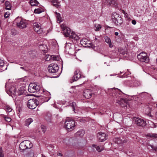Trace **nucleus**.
Returning <instances> with one entry per match:
<instances>
[{"mask_svg": "<svg viewBox=\"0 0 157 157\" xmlns=\"http://www.w3.org/2000/svg\"><path fill=\"white\" fill-rule=\"evenodd\" d=\"M108 93L113 97V100H115L116 103L122 107L127 106L128 99L126 98V95L117 88L110 89Z\"/></svg>", "mask_w": 157, "mask_h": 157, "instance_id": "nucleus-1", "label": "nucleus"}, {"mask_svg": "<svg viewBox=\"0 0 157 157\" xmlns=\"http://www.w3.org/2000/svg\"><path fill=\"white\" fill-rule=\"evenodd\" d=\"M9 83L6 82L5 85L6 90L7 93L9 95L12 96H17L22 94L25 90L24 87L22 86H19L17 88L12 86L9 89H7V87Z\"/></svg>", "mask_w": 157, "mask_h": 157, "instance_id": "nucleus-2", "label": "nucleus"}, {"mask_svg": "<svg viewBox=\"0 0 157 157\" xmlns=\"http://www.w3.org/2000/svg\"><path fill=\"white\" fill-rule=\"evenodd\" d=\"M14 23L20 29L24 28L26 27L27 23L26 21L19 17L16 18L14 20Z\"/></svg>", "mask_w": 157, "mask_h": 157, "instance_id": "nucleus-3", "label": "nucleus"}, {"mask_svg": "<svg viewBox=\"0 0 157 157\" xmlns=\"http://www.w3.org/2000/svg\"><path fill=\"white\" fill-rule=\"evenodd\" d=\"M59 70V67L56 64H51L48 67V70L49 73L52 74H56L57 75L54 78L58 77L60 74V72H58Z\"/></svg>", "mask_w": 157, "mask_h": 157, "instance_id": "nucleus-4", "label": "nucleus"}, {"mask_svg": "<svg viewBox=\"0 0 157 157\" xmlns=\"http://www.w3.org/2000/svg\"><path fill=\"white\" fill-rule=\"evenodd\" d=\"M112 18L113 22L117 25H121L123 22V20L121 16L116 13L112 14Z\"/></svg>", "mask_w": 157, "mask_h": 157, "instance_id": "nucleus-5", "label": "nucleus"}, {"mask_svg": "<svg viewBox=\"0 0 157 157\" xmlns=\"http://www.w3.org/2000/svg\"><path fill=\"white\" fill-rule=\"evenodd\" d=\"M137 57L138 60L141 62L147 63L149 61V57L145 52H140Z\"/></svg>", "mask_w": 157, "mask_h": 157, "instance_id": "nucleus-6", "label": "nucleus"}, {"mask_svg": "<svg viewBox=\"0 0 157 157\" xmlns=\"http://www.w3.org/2000/svg\"><path fill=\"white\" fill-rule=\"evenodd\" d=\"M65 126L68 131H71L75 128V122L72 120H67L65 122Z\"/></svg>", "mask_w": 157, "mask_h": 157, "instance_id": "nucleus-7", "label": "nucleus"}, {"mask_svg": "<svg viewBox=\"0 0 157 157\" xmlns=\"http://www.w3.org/2000/svg\"><path fill=\"white\" fill-rule=\"evenodd\" d=\"M39 102L35 98L30 99L28 100L27 104L28 107L31 109H34L38 105Z\"/></svg>", "mask_w": 157, "mask_h": 157, "instance_id": "nucleus-8", "label": "nucleus"}, {"mask_svg": "<svg viewBox=\"0 0 157 157\" xmlns=\"http://www.w3.org/2000/svg\"><path fill=\"white\" fill-rule=\"evenodd\" d=\"M40 89V86L36 83H31L29 85L28 90L29 92L33 93L38 91Z\"/></svg>", "mask_w": 157, "mask_h": 157, "instance_id": "nucleus-9", "label": "nucleus"}, {"mask_svg": "<svg viewBox=\"0 0 157 157\" xmlns=\"http://www.w3.org/2000/svg\"><path fill=\"white\" fill-rule=\"evenodd\" d=\"M133 121L134 124H135L138 126L143 127L146 125V122L143 119L139 117H134Z\"/></svg>", "mask_w": 157, "mask_h": 157, "instance_id": "nucleus-10", "label": "nucleus"}, {"mask_svg": "<svg viewBox=\"0 0 157 157\" xmlns=\"http://www.w3.org/2000/svg\"><path fill=\"white\" fill-rule=\"evenodd\" d=\"M61 28L63 31V34L66 37H69L72 32L71 29L67 27L64 25H62L61 26Z\"/></svg>", "mask_w": 157, "mask_h": 157, "instance_id": "nucleus-11", "label": "nucleus"}, {"mask_svg": "<svg viewBox=\"0 0 157 157\" xmlns=\"http://www.w3.org/2000/svg\"><path fill=\"white\" fill-rule=\"evenodd\" d=\"M97 137L99 142H103L107 138V136L104 133L99 132L97 134Z\"/></svg>", "mask_w": 157, "mask_h": 157, "instance_id": "nucleus-12", "label": "nucleus"}, {"mask_svg": "<svg viewBox=\"0 0 157 157\" xmlns=\"http://www.w3.org/2000/svg\"><path fill=\"white\" fill-rule=\"evenodd\" d=\"M80 43L82 45L86 47H90L92 44L86 38H83L80 41Z\"/></svg>", "mask_w": 157, "mask_h": 157, "instance_id": "nucleus-13", "label": "nucleus"}, {"mask_svg": "<svg viewBox=\"0 0 157 157\" xmlns=\"http://www.w3.org/2000/svg\"><path fill=\"white\" fill-rule=\"evenodd\" d=\"M40 24L37 23L33 24L34 29L35 32L39 34H41L43 32V29L41 28Z\"/></svg>", "mask_w": 157, "mask_h": 157, "instance_id": "nucleus-14", "label": "nucleus"}, {"mask_svg": "<svg viewBox=\"0 0 157 157\" xmlns=\"http://www.w3.org/2000/svg\"><path fill=\"white\" fill-rule=\"evenodd\" d=\"M81 72L79 69H77L74 73L72 79L74 81H76L81 77Z\"/></svg>", "mask_w": 157, "mask_h": 157, "instance_id": "nucleus-15", "label": "nucleus"}, {"mask_svg": "<svg viewBox=\"0 0 157 157\" xmlns=\"http://www.w3.org/2000/svg\"><path fill=\"white\" fill-rule=\"evenodd\" d=\"M93 94V92L90 90H85L83 93L84 96L87 99L90 98Z\"/></svg>", "mask_w": 157, "mask_h": 157, "instance_id": "nucleus-16", "label": "nucleus"}, {"mask_svg": "<svg viewBox=\"0 0 157 157\" xmlns=\"http://www.w3.org/2000/svg\"><path fill=\"white\" fill-rule=\"evenodd\" d=\"M59 59V57L56 56L51 55H46L45 57V60L46 61H48L52 60H57Z\"/></svg>", "mask_w": 157, "mask_h": 157, "instance_id": "nucleus-17", "label": "nucleus"}, {"mask_svg": "<svg viewBox=\"0 0 157 157\" xmlns=\"http://www.w3.org/2000/svg\"><path fill=\"white\" fill-rule=\"evenodd\" d=\"M66 45L65 46L66 51L70 54H72V53L74 52V50L69 46L71 45V43H66Z\"/></svg>", "mask_w": 157, "mask_h": 157, "instance_id": "nucleus-18", "label": "nucleus"}, {"mask_svg": "<svg viewBox=\"0 0 157 157\" xmlns=\"http://www.w3.org/2000/svg\"><path fill=\"white\" fill-rule=\"evenodd\" d=\"M114 140L115 143L118 144L124 143L127 141L123 137H122V139L121 137L115 138Z\"/></svg>", "mask_w": 157, "mask_h": 157, "instance_id": "nucleus-19", "label": "nucleus"}, {"mask_svg": "<svg viewBox=\"0 0 157 157\" xmlns=\"http://www.w3.org/2000/svg\"><path fill=\"white\" fill-rule=\"evenodd\" d=\"M25 140L21 142L19 145V149L21 152L24 151L26 149Z\"/></svg>", "mask_w": 157, "mask_h": 157, "instance_id": "nucleus-20", "label": "nucleus"}, {"mask_svg": "<svg viewBox=\"0 0 157 157\" xmlns=\"http://www.w3.org/2000/svg\"><path fill=\"white\" fill-rule=\"evenodd\" d=\"M137 82L136 81H135L134 79L133 80V81H125L124 82V83L127 85H128L130 86H136V85L135 83H137Z\"/></svg>", "mask_w": 157, "mask_h": 157, "instance_id": "nucleus-21", "label": "nucleus"}, {"mask_svg": "<svg viewBox=\"0 0 157 157\" xmlns=\"http://www.w3.org/2000/svg\"><path fill=\"white\" fill-rule=\"evenodd\" d=\"M152 110L151 108L150 107H147L145 110V113L149 117L152 118L153 116L151 114V112Z\"/></svg>", "mask_w": 157, "mask_h": 157, "instance_id": "nucleus-22", "label": "nucleus"}, {"mask_svg": "<svg viewBox=\"0 0 157 157\" xmlns=\"http://www.w3.org/2000/svg\"><path fill=\"white\" fill-rule=\"evenodd\" d=\"M14 101L16 105L19 107L23 103L22 99L21 98H16L15 99Z\"/></svg>", "mask_w": 157, "mask_h": 157, "instance_id": "nucleus-23", "label": "nucleus"}, {"mask_svg": "<svg viewBox=\"0 0 157 157\" xmlns=\"http://www.w3.org/2000/svg\"><path fill=\"white\" fill-rule=\"evenodd\" d=\"M70 38L76 40L79 39V37L74 32L72 31L70 36H69Z\"/></svg>", "mask_w": 157, "mask_h": 157, "instance_id": "nucleus-24", "label": "nucleus"}, {"mask_svg": "<svg viewBox=\"0 0 157 157\" xmlns=\"http://www.w3.org/2000/svg\"><path fill=\"white\" fill-rule=\"evenodd\" d=\"M44 11V9L42 7H38L34 10V12L35 13L39 14Z\"/></svg>", "mask_w": 157, "mask_h": 157, "instance_id": "nucleus-25", "label": "nucleus"}, {"mask_svg": "<svg viewBox=\"0 0 157 157\" xmlns=\"http://www.w3.org/2000/svg\"><path fill=\"white\" fill-rule=\"evenodd\" d=\"M106 3H108L109 5H114L117 6V2L115 0H106Z\"/></svg>", "mask_w": 157, "mask_h": 157, "instance_id": "nucleus-26", "label": "nucleus"}, {"mask_svg": "<svg viewBox=\"0 0 157 157\" xmlns=\"http://www.w3.org/2000/svg\"><path fill=\"white\" fill-rule=\"evenodd\" d=\"M104 39L105 42L109 45V47L112 48L113 46V45L112 44L111 40L110 38L106 36L105 37Z\"/></svg>", "mask_w": 157, "mask_h": 157, "instance_id": "nucleus-27", "label": "nucleus"}, {"mask_svg": "<svg viewBox=\"0 0 157 157\" xmlns=\"http://www.w3.org/2000/svg\"><path fill=\"white\" fill-rule=\"evenodd\" d=\"M25 143H26V149H30L33 146V144L31 143V142L29 140H25Z\"/></svg>", "mask_w": 157, "mask_h": 157, "instance_id": "nucleus-28", "label": "nucleus"}, {"mask_svg": "<svg viewBox=\"0 0 157 157\" xmlns=\"http://www.w3.org/2000/svg\"><path fill=\"white\" fill-rule=\"evenodd\" d=\"M29 3L31 6H36L40 5L39 3L36 0H31L29 1Z\"/></svg>", "mask_w": 157, "mask_h": 157, "instance_id": "nucleus-29", "label": "nucleus"}, {"mask_svg": "<svg viewBox=\"0 0 157 157\" xmlns=\"http://www.w3.org/2000/svg\"><path fill=\"white\" fill-rule=\"evenodd\" d=\"M85 134V131L83 130H80L76 133V135L78 136L82 137Z\"/></svg>", "mask_w": 157, "mask_h": 157, "instance_id": "nucleus-30", "label": "nucleus"}, {"mask_svg": "<svg viewBox=\"0 0 157 157\" xmlns=\"http://www.w3.org/2000/svg\"><path fill=\"white\" fill-rule=\"evenodd\" d=\"M33 121V120L31 118H29L26 119L25 122V125L28 126Z\"/></svg>", "mask_w": 157, "mask_h": 157, "instance_id": "nucleus-31", "label": "nucleus"}, {"mask_svg": "<svg viewBox=\"0 0 157 157\" xmlns=\"http://www.w3.org/2000/svg\"><path fill=\"white\" fill-rule=\"evenodd\" d=\"M6 9V10H10L11 9V5L10 2L8 1H6L5 3Z\"/></svg>", "mask_w": 157, "mask_h": 157, "instance_id": "nucleus-32", "label": "nucleus"}, {"mask_svg": "<svg viewBox=\"0 0 157 157\" xmlns=\"http://www.w3.org/2000/svg\"><path fill=\"white\" fill-rule=\"evenodd\" d=\"M34 155V152L31 150L25 155V157H33Z\"/></svg>", "mask_w": 157, "mask_h": 157, "instance_id": "nucleus-33", "label": "nucleus"}, {"mask_svg": "<svg viewBox=\"0 0 157 157\" xmlns=\"http://www.w3.org/2000/svg\"><path fill=\"white\" fill-rule=\"evenodd\" d=\"M146 136L151 138H157V134L155 133H149L147 134Z\"/></svg>", "mask_w": 157, "mask_h": 157, "instance_id": "nucleus-34", "label": "nucleus"}, {"mask_svg": "<svg viewBox=\"0 0 157 157\" xmlns=\"http://www.w3.org/2000/svg\"><path fill=\"white\" fill-rule=\"evenodd\" d=\"M52 3L54 6L58 7L59 6V3L58 0H52Z\"/></svg>", "mask_w": 157, "mask_h": 157, "instance_id": "nucleus-35", "label": "nucleus"}, {"mask_svg": "<svg viewBox=\"0 0 157 157\" xmlns=\"http://www.w3.org/2000/svg\"><path fill=\"white\" fill-rule=\"evenodd\" d=\"M56 17H57L58 22L60 23L62 21L60 14L59 13H58L56 12Z\"/></svg>", "mask_w": 157, "mask_h": 157, "instance_id": "nucleus-36", "label": "nucleus"}, {"mask_svg": "<svg viewBox=\"0 0 157 157\" xmlns=\"http://www.w3.org/2000/svg\"><path fill=\"white\" fill-rule=\"evenodd\" d=\"M101 28V26L99 24H95L94 27V29L96 31H98Z\"/></svg>", "mask_w": 157, "mask_h": 157, "instance_id": "nucleus-37", "label": "nucleus"}, {"mask_svg": "<svg viewBox=\"0 0 157 157\" xmlns=\"http://www.w3.org/2000/svg\"><path fill=\"white\" fill-rule=\"evenodd\" d=\"M2 117L4 118L5 121L7 122H10L11 121V119L10 117H7L6 115H3Z\"/></svg>", "mask_w": 157, "mask_h": 157, "instance_id": "nucleus-38", "label": "nucleus"}, {"mask_svg": "<svg viewBox=\"0 0 157 157\" xmlns=\"http://www.w3.org/2000/svg\"><path fill=\"white\" fill-rule=\"evenodd\" d=\"M6 110L7 112L9 113L12 112V109L10 106H6L5 107Z\"/></svg>", "mask_w": 157, "mask_h": 157, "instance_id": "nucleus-39", "label": "nucleus"}, {"mask_svg": "<svg viewBox=\"0 0 157 157\" xmlns=\"http://www.w3.org/2000/svg\"><path fill=\"white\" fill-rule=\"evenodd\" d=\"M96 149L98 152H100L101 151L103 150V147L100 146H96L95 147Z\"/></svg>", "mask_w": 157, "mask_h": 157, "instance_id": "nucleus-40", "label": "nucleus"}, {"mask_svg": "<svg viewBox=\"0 0 157 157\" xmlns=\"http://www.w3.org/2000/svg\"><path fill=\"white\" fill-rule=\"evenodd\" d=\"M75 105L76 103L75 102H72L71 104V106L72 108V110L73 111H74L75 110Z\"/></svg>", "mask_w": 157, "mask_h": 157, "instance_id": "nucleus-41", "label": "nucleus"}, {"mask_svg": "<svg viewBox=\"0 0 157 157\" xmlns=\"http://www.w3.org/2000/svg\"><path fill=\"white\" fill-rule=\"evenodd\" d=\"M10 13L9 12H7L4 14V17L6 18H7L10 16Z\"/></svg>", "mask_w": 157, "mask_h": 157, "instance_id": "nucleus-42", "label": "nucleus"}, {"mask_svg": "<svg viewBox=\"0 0 157 157\" xmlns=\"http://www.w3.org/2000/svg\"><path fill=\"white\" fill-rule=\"evenodd\" d=\"M4 66V63L3 60L0 59V66L3 67Z\"/></svg>", "mask_w": 157, "mask_h": 157, "instance_id": "nucleus-43", "label": "nucleus"}, {"mask_svg": "<svg viewBox=\"0 0 157 157\" xmlns=\"http://www.w3.org/2000/svg\"><path fill=\"white\" fill-rule=\"evenodd\" d=\"M0 157H4V155L3 153L2 150V148L0 149Z\"/></svg>", "mask_w": 157, "mask_h": 157, "instance_id": "nucleus-44", "label": "nucleus"}, {"mask_svg": "<svg viewBox=\"0 0 157 157\" xmlns=\"http://www.w3.org/2000/svg\"><path fill=\"white\" fill-rule=\"evenodd\" d=\"M131 74V72H130L129 71H128L127 72H126L125 73H124L123 75V77H128V76H126L127 75V74L129 75V74Z\"/></svg>", "mask_w": 157, "mask_h": 157, "instance_id": "nucleus-45", "label": "nucleus"}, {"mask_svg": "<svg viewBox=\"0 0 157 157\" xmlns=\"http://www.w3.org/2000/svg\"><path fill=\"white\" fill-rule=\"evenodd\" d=\"M41 129H42L43 132L44 133L45 132V131H46V129H45V126H44V125H42L41 126Z\"/></svg>", "mask_w": 157, "mask_h": 157, "instance_id": "nucleus-46", "label": "nucleus"}, {"mask_svg": "<svg viewBox=\"0 0 157 157\" xmlns=\"http://www.w3.org/2000/svg\"><path fill=\"white\" fill-rule=\"evenodd\" d=\"M132 24L134 25H135L136 24V22L135 20H133L132 21Z\"/></svg>", "mask_w": 157, "mask_h": 157, "instance_id": "nucleus-47", "label": "nucleus"}, {"mask_svg": "<svg viewBox=\"0 0 157 157\" xmlns=\"http://www.w3.org/2000/svg\"><path fill=\"white\" fill-rule=\"evenodd\" d=\"M57 155L58 156H63V155L61 153H60L59 152L58 153H57Z\"/></svg>", "mask_w": 157, "mask_h": 157, "instance_id": "nucleus-48", "label": "nucleus"}, {"mask_svg": "<svg viewBox=\"0 0 157 157\" xmlns=\"http://www.w3.org/2000/svg\"><path fill=\"white\" fill-rule=\"evenodd\" d=\"M155 119L157 120V111L155 113Z\"/></svg>", "mask_w": 157, "mask_h": 157, "instance_id": "nucleus-49", "label": "nucleus"}, {"mask_svg": "<svg viewBox=\"0 0 157 157\" xmlns=\"http://www.w3.org/2000/svg\"><path fill=\"white\" fill-rule=\"evenodd\" d=\"M115 35H116V36H118V34H119V33L118 32H115V33H114Z\"/></svg>", "mask_w": 157, "mask_h": 157, "instance_id": "nucleus-50", "label": "nucleus"}, {"mask_svg": "<svg viewBox=\"0 0 157 157\" xmlns=\"http://www.w3.org/2000/svg\"><path fill=\"white\" fill-rule=\"evenodd\" d=\"M20 68L21 69H22L23 70H24L25 71V69L23 67H21Z\"/></svg>", "mask_w": 157, "mask_h": 157, "instance_id": "nucleus-51", "label": "nucleus"}, {"mask_svg": "<svg viewBox=\"0 0 157 157\" xmlns=\"http://www.w3.org/2000/svg\"><path fill=\"white\" fill-rule=\"evenodd\" d=\"M7 69V66H6V67L5 68H4V69L3 70V71H4V70H6Z\"/></svg>", "mask_w": 157, "mask_h": 157, "instance_id": "nucleus-52", "label": "nucleus"}, {"mask_svg": "<svg viewBox=\"0 0 157 157\" xmlns=\"http://www.w3.org/2000/svg\"><path fill=\"white\" fill-rule=\"evenodd\" d=\"M124 73V72H121V71H120V73L121 74H122V73Z\"/></svg>", "mask_w": 157, "mask_h": 157, "instance_id": "nucleus-53", "label": "nucleus"}, {"mask_svg": "<svg viewBox=\"0 0 157 157\" xmlns=\"http://www.w3.org/2000/svg\"><path fill=\"white\" fill-rule=\"evenodd\" d=\"M42 157H46L45 156H44L43 155H42Z\"/></svg>", "mask_w": 157, "mask_h": 157, "instance_id": "nucleus-54", "label": "nucleus"}, {"mask_svg": "<svg viewBox=\"0 0 157 157\" xmlns=\"http://www.w3.org/2000/svg\"><path fill=\"white\" fill-rule=\"evenodd\" d=\"M50 99V98H49V99L47 101H48V100H49Z\"/></svg>", "mask_w": 157, "mask_h": 157, "instance_id": "nucleus-55", "label": "nucleus"}, {"mask_svg": "<svg viewBox=\"0 0 157 157\" xmlns=\"http://www.w3.org/2000/svg\"><path fill=\"white\" fill-rule=\"evenodd\" d=\"M156 107H157V104H156Z\"/></svg>", "mask_w": 157, "mask_h": 157, "instance_id": "nucleus-56", "label": "nucleus"}, {"mask_svg": "<svg viewBox=\"0 0 157 157\" xmlns=\"http://www.w3.org/2000/svg\"><path fill=\"white\" fill-rule=\"evenodd\" d=\"M112 75H110V76H112Z\"/></svg>", "mask_w": 157, "mask_h": 157, "instance_id": "nucleus-57", "label": "nucleus"}, {"mask_svg": "<svg viewBox=\"0 0 157 157\" xmlns=\"http://www.w3.org/2000/svg\"><path fill=\"white\" fill-rule=\"evenodd\" d=\"M46 120H48L47 119V118H46Z\"/></svg>", "mask_w": 157, "mask_h": 157, "instance_id": "nucleus-58", "label": "nucleus"}]
</instances>
